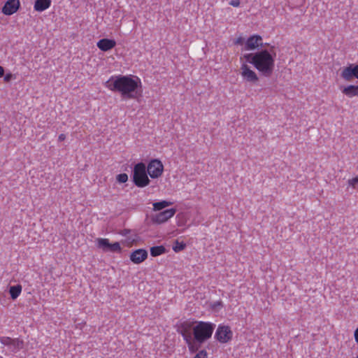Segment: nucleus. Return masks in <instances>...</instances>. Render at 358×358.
I'll return each instance as SVG.
<instances>
[{"mask_svg":"<svg viewBox=\"0 0 358 358\" xmlns=\"http://www.w3.org/2000/svg\"><path fill=\"white\" fill-rule=\"evenodd\" d=\"M121 250V246L118 242H115L113 243H109L106 252H120Z\"/></svg>","mask_w":358,"mask_h":358,"instance_id":"nucleus-22","label":"nucleus"},{"mask_svg":"<svg viewBox=\"0 0 358 358\" xmlns=\"http://www.w3.org/2000/svg\"><path fill=\"white\" fill-rule=\"evenodd\" d=\"M20 0H7L1 8V12L5 15H12L20 8Z\"/></svg>","mask_w":358,"mask_h":358,"instance_id":"nucleus-11","label":"nucleus"},{"mask_svg":"<svg viewBox=\"0 0 358 358\" xmlns=\"http://www.w3.org/2000/svg\"><path fill=\"white\" fill-rule=\"evenodd\" d=\"M262 38L259 35L254 34L250 36L245 43V50H253L259 46L262 47Z\"/></svg>","mask_w":358,"mask_h":358,"instance_id":"nucleus-13","label":"nucleus"},{"mask_svg":"<svg viewBox=\"0 0 358 358\" xmlns=\"http://www.w3.org/2000/svg\"><path fill=\"white\" fill-rule=\"evenodd\" d=\"M229 4L234 7H238L241 4V1L240 0H231Z\"/></svg>","mask_w":358,"mask_h":358,"instance_id":"nucleus-30","label":"nucleus"},{"mask_svg":"<svg viewBox=\"0 0 358 358\" xmlns=\"http://www.w3.org/2000/svg\"><path fill=\"white\" fill-rule=\"evenodd\" d=\"M176 213V210L173 208L164 210L157 213L152 217L154 223L161 224L166 222L169 218L173 217Z\"/></svg>","mask_w":358,"mask_h":358,"instance_id":"nucleus-12","label":"nucleus"},{"mask_svg":"<svg viewBox=\"0 0 358 358\" xmlns=\"http://www.w3.org/2000/svg\"><path fill=\"white\" fill-rule=\"evenodd\" d=\"M244 42H245L244 38L240 36L236 39L234 43L236 45H243L244 43Z\"/></svg>","mask_w":358,"mask_h":358,"instance_id":"nucleus-31","label":"nucleus"},{"mask_svg":"<svg viewBox=\"0 0 358 358\" xmlns=\"http://www.w3.org/2000/svg\"><path fill=\"white\" fill-rule=\"evenodd\" d=\"M352 358H358V355H357V356H356L355 357H352Z\"/></svg>","mask_w":358,"mask_h":358,"instance_id":"nucleus-36","label":"nucleus"},{"mask_svg":"<svg viewBox=\"0 0 358 358\" xmlns=\"http://www.w3.org/2000/svg\"><path fill=\"white\" fill-rule=\"evenodd\" d=\"M348 183L350 187H352L353 189H358V176L348 180Z\"/></svg>","mask_w":358,"mask_h":358,"instance_id":"nucleus-26","label":"nucleus"},{"mask_svg":"<svg viewBox=\"0 0 358 358\" xmlns=\"http://www.w3.org/2000/svg\"><path fill=\"white\" fill-rule=\"evenodd\" d=\"M51 2V0H36L34 9L38 12H43L50 6Z\"/></svg>","mask_w":358,"mask_h":358,"instance_id":"nucleus-16","label":"nucleus"},{"mask_svg":"<svg viewBox=\"0 0 358 358\" xmlns=\"http://www.w3.org/2000/svg\"><path fill=\"white\" fill-rule=\"evenodd\" d=\"M166 250L163 245L153 246L150 248L151 256L155 257L166 253Z\"/></svg>","mask_w":358,"mask_h":358,"instance_id":"nucleus-19","label":"nucleus"},{"mask_svg":"<svg viewBox=\"0 0 358 358\" xmlns=\"http://www.w3.org/2000/svg\"><path fill=\"white\" fill-rule=\"evenodd\" d=\"M354 336L355 341L358 343V327L355 331Z\"/></svg>","mask_w":358,"mask_h":358,"instance_id":"nucleus-33","label":"nucleus"},{"mask_svg":"<svg viewBox=\"0 0 358 358\" xmlns=\"http://www.w3.org/2000/svg\"><path fill=\"white\" fill-rule=\"evenodd\" d=\"M194 325V322H184L180 324L178 329V333L182 336L183 340L188 341L190 339L194 338L193 336V327Z\"/></svg>","mask_w":358,"mask_h":358,"instance_id":"nucleus-9","label":"nucleus"},{"mask_svg":"<svg viewBox=\"0 0 358 358\" xmlns=\"http://www.w3.org/2000/svg\"><path fill=\"white\" fill-rule=\"evenodd\" d=\"M241 75L243 80L247 83H256L259 80L257 73L246 64H243L241 65Z\"/></svg>","mask_w":358,"mask_h":358,"instance_id":"nucleus-8","label":"nucleus"},{"mask_svg":"<svg viewBox=\"0 0 358 358\" xmlns=\"http://www.w3.org/2000/svg\"><path fill=\"white\" fill-rule=\"evenodd\" d=\"M116 45V41L110 38H101L96 43L97 48L103 52H108Z\"/></svg>","mask_w":358,"mask_h":358,"instance_id":"nucleus-15","label":"nucleus"},{"mask_svg":"<svg viewBox=\"0 0 358 358\" xmlns=\"http://www.w3.org/2000/svg\"><path fill=\"white\" fill-rule=\"evenodd\" d=\"M210 307L213 311L218 312L224 307V304L221 300H219L212 302Z\"/></svg>","mask_w":358,"mask_h":358,"instance_id":"nucleus-23","label":"nucleus"},{"mask_svg":"<svg viewBox=\"0 0 358 358\" xmlns=\"http://www.w3.org/2000/svg\"><path fill=\"white\" fill-rule=\"evenodd\" d=\"M65 138H66V136H65V134H59V137H58V141H64V140H65Z\"/></svg>","mask_w":358,"mask_h":358,"instance_id":"nucleus-32","label":"nucleus"},{"mask_svg":"<svg viewBox=\"0 0 358 358\" xmlns=\"http://www.w3.org/2000/svg\"><path fill=\"white\" fill-rule=\"evenodd\" d=\"M0 358H1V357H0Z\"/></svg>","mask_w":358,"mask_h":358,"instance_id":"nucleus-37","label":"nucleus"},{"mask_svg":"<svg viewBox=\"0 0 358 358\" xmlns=\"http://www.w3.org/2000/svg\"><path fill=\"white\" fill-rule=\"evenodd\" d=\"M185 343L187 345L188 350H189V352L192 354L196 352L199 350L200 345H201V344L196 345L193 341V338L189 340L188 341H185Z\"/></svg>","mask_w":358,"mask_h":358,"instance_id":"nucleus-21","label":"nucleus"},{"mask_svg":"<svg viewBox=\"0 0 358 358\" xmlns=\"http://www.w3.org/2000/svg\"><path fill=\"white\" fill-rule=\"evenodd\" d=\"M268 45V49L262 48L243 55L246 62L253 65L265 77H270L273 73L276 57L275 47Z\"/></svg>","mask_w":358,"mask_h":358,"instance_id":"nucleus-2","label":"nucleus"},{"mask_svg":"<svg viewBox=\"0 0 358 358\" xmlns=\"http://www.w3.org/2000/svg\"><path fill=\"white\" fill-rule=\"evenodd\" d=\"M96 246L103 251L106 252L109 240L108 238H98L96 239Z\"/></svg>","mask_w":358,"mask_h":358,"instance_id":"nucleus-20","label":"nucleus"},{"mask_svg":"<svg viewBox=\"0 0 358 358\" xmlns=\"http://www.w3.org/2000/svg\"><path fill=\"white\" fill-rule=\"evenodd\" d=\"M148 257V252L145 249H137L130 255V260L134 264H141Z\"/></svg>","mask_w":358,"mask_h":358,"instance_id":"nucleus-14","label":"nucleus"},{"mask_svg":"<svg viewBox=\"0 0 358 358\" xmlns=\"http://www.w3.org/2000/svg\"><path fill=\"white\" fill-rule=\"evenodd\" d=\"M154 201H162V202H164V201H166L165 200H155Z\"/></svg>","mask_w":358,"mask_h":358,"instance_id":"nucleus-35","label":"nucleus"},{"mask_svg":"<svg viewBox=\"0 0 358 358\" xmlns=\"http://www.w3.org/2000/svg\"><path fill=\"white\" fill-rule=\"evenodd\" d=\"M193 338L195 343L202 344L212 337L216 327L210 322L194 321Z\"/></svg>","mask_w":358,"mask_h":358,"instance_id":"nucleus-3","label":"nucleus"},{"mask_svg":"<svg viewBox=\"0 0 358 358\" xmlns=\"http://www.w3.org/2000/svg\"><path fill=\"white\" fill-rule=\"evenodd\" d=\"M148 175L145 164L143 162H138L134 166L132 181L137 187H144L148 185L150 182Z\"/></svg>","mask_w":358,"mask_h":358,"instance_id":"nucleus-4","label":"nucleus"},{"mask_svg":"<svg viewBox=\"0 0 358 358\" xmlns=\"http://www.w3.org/2000/svg\"><path fill=\"white\" fill-rule=\"evenodd\" d=\"M4 75V69L1 66H0V78H1Z\"/></svg>","mask_w":358,"mask_h":358,"instance_id":"nucleus-34","label":"nucleus"},{"mask_svg":"<svg viewBox=\"0 0 358 358\" xmlns=\"http://www.w3.org/2000/svg\"><path fill=\"white\" fill-rule=\"evenodd\" d=\"M342 92L350 98L353 96H358V85H348L342 90Z\"/></svg>","mask_w":358,"mask_h":358,"instance_id":"nucleus-17","label":"nucleus"},{"mask_svg":"<svg viewBox=\"0 0 358 358\" xmlns=\"http://www.w3.org/2000/svg\"><path fill=\"white\" fill-rule=\"evenodd\" d=\"M116 180L120 183H124L128 180V176L126 173H120L117 176Z\"/></svg>","mask_w":358,"mask_h":358,"instance_id":"nucleus-27","label":"nucleus"},{"mask_svg":"<svg viewBox=\"0 0 358 358\" xmlns=\"http://www.w3.org/2000/svg\"><path fill=\"white\" fill-rule=\"evenodd\" d=\"M3 80L6 82V83H8L10 82L12 79H15V76L14 74L11 73H6V75H3Z\"/></svg>","mask_w":358,"mask_h":358,"instance_id":"nucleus-29","label":"nucleus"},{"mask_svg":"<svg viewBox=\"0 0 358 358\" xmlns=\"http://www.w3.org/2000/svg\"><path fill=\"white\" fill-rule=\"evenodd\" d=\"M341 76L346 81H351L353 78L358 79V64H350L344 67L341 71Z\"/></svg>","mask_w":358,"mask_h":358,"instance_id":"nucleus-10","label":"nucleus"},{"mask_svg":"<svg viewBox=\"0 0 358 358\" xmlns=\"http://www.w3.org/2000/svg\"><path fill=\"white\" fill-rule=\"evenodd\" d=\"M194 358H208V353L206 350H199Z\"/></svg>","mask_w":358,"mask_h":358,"instance_id":"nucleus-28","label":"nucleus"},{"mask_svg":"<svg viewBox=\"0 0 358 358\" xmlns=\"http://www.w3.org/2000/svg\"><path fill=\"white\" fill-rule=\"evenodd\" d=\"M173 203H152L154 210H161Z\"/></svg>","mask_w":358,"mask_h":358,"instance_id":"nucleus-24","label":"nucleus"},{"mask_svg":"<svg viewBox=\"0 0 358 358\" xmlns=\"http://www.w3.org/2000/svg\"><path fill=\"white\" fill-rule=\"evenodd\" d=\"M233 338V331L228 325L219 324L215 335L214 338L220 343L224 344L230 342Z\"/></svg>","mask_w":358,"mask_h":358,"instance_id":"nucleus-5","label":"nucleus"},{"mask_svg":"<svg viewBox=\"0 0 358 358\" xmlns=\"http://www.w3.org/2000/svg\"><path fill=\"white\" fill-rule=\"evenodd\" d=\"M186 245L182 243V242H178V241L176 242V244L175 245H173V250L176 252H178L182 250L185 249Z\"/></svg>","mask_w":358,"mask_h":358,"instance_id":"nucleus-25","label":"nucleus"},{"mask_svg":"<svg viewBox=\"0 0 358 358\" xmlns=\"http://www.w3.org/2000/svg\"><path fill=\"white\" fill-rule=\"evenodd\" d=\"M146 171L151 178H158L163 173L164 165L159 159H153L146 166Z\"/></svg>","mask_w":358,"mask_h":358,"instance_id":"nucleus-7","label":"nucleus"},{"mask_svg":"<svg viewBox=\"0 0 358 358\" xmlns=\"http://www.w3.org/2000/svg\"><path fill=\"white\" fill-rule=\"evenodd\" d=\"M0 343L4 346H7L10 352L16 353L24 347V341L19 338H11L8 336H1Z\"/></svg>","mask_w":358,"mask_h":358,"instance_id":"nucleus-6","label":"nucleus"},{"mask_svg":"<svg viewBox=\"0 0 358 358\" xmlns=\"http://www.w3.org/2000/svg\"><path fill=\"white\" fill-rule=\"evenodd\" d=\"M22 286L20 285H16L13 286H10L9 288V293L10 294V298L13 300L16 299L22 292Z\"/></svg>","mask_w":358,"mask_h":358,"instance_id":"nucleus-18","label":"nucleus"},{"mask_svg":"<svg viewBox=\"0 0 358 358\" xmlns=\"http://www.w3.org/2000/svg\"><path fill=\"white\" fill-rule=\"evenodd\" d=\"M104 85L109 90L120 94L125 100L136 99L142 93V83L136 76H112Z\"/></svg>","mask_w":358,"mask_h":358,"instance_id":"nucleus-1","label":"nucleus"}]
</instances>
